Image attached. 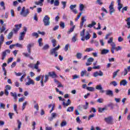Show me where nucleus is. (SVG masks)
Returning <instances> with one entry per match:
<instances>
[{
	"label": "nucleus",
	"mask_w": 130,
	"mask_h": 130,
	"mask_svg": "<svg viewBox=\"0 0 130 130\" xmlns=\"http://www.w3.org/2000/svg\"><path fill=\"white\" fill-rule=\"evenodd\" d=\"M84 8H85V6H84V5L80 4L79 6L80 11H81V12H82V11H84Z\"/></svg>",
	"instance_id": "43"
},
{
	"label": "nucleus",
	"mask_w": 130,
	"mask_h": 130,
	"mask_svg": "<svg viewBox=\"0 0 130 130\" xmlns=\"http://www.w3.org/2000/svg\"><path fill=\"white\" fill-rule=\"evenodd\" d=\"M77 7L76 5H71L70 6V10H71V11H72V12H73L74 13V14H77L78 13V10H77V9H74L75 8H76Z\"/></svg>",
	"instance_id": "11"
},
{
	"label": "nucleus",
	"mask_w": 130,
	"mask_h": 130,
	"mask_svg": "<svg viewBox=\"0 0 130 130\" xmlns=\"http://www.w3.org/2000/svg\"><path fill=\"white\" fill-rule=\"evenodd\" d=\"M8 39H11L13 37V31L10 32L7 36Z\"/></svg>",
	"instance_id": "46"
},
{
	"label": "nucleus",
	"mask_w": 130,
	"mask_h": 130,
	"mask_svg": "<svg viewBox=\"0 0 130 130\" xmlns=\"http://www.w3.org/2000/svg\"><path fill=\"white\" fill-rule=\"evenodd\" d=\"M95 25H96L95 21H92L91 23L88 24L87 27L88 28H92V27H94Z\"/></svg>",
	"instance_id": "24"
},
{
	"label": "nucleus",
	"mask_w": 130,
	"mask_h": 130,
	"mask_svg": "<svg viewBox=\"0 0 130 130\" xmlns=\"http://www.w3.org/2000/svg\"><path fill=\"white\" fill-rule=\"evenodd\" d=\"M86 22V19H85V17H83L81 18V22H80V28L82 29L83 28V26H84V23Z\"/></svg>",
	"instance_id": "18"
},
{
	"label": "nucleus",
	"mask_w": 130,
	"mask_h": 130,
	"mask_svg": "<svg viewBox=\"0 0 130 130\" xmlns=\"http://www.w3.org/2000/svg\"><path fill=\"white\" fill-rule=\"evenodd\" d=\"M56 117H57V114L56 113H52L51 114V117H49L48 119L49 121H52Z\"/></svg>",
	"instance_id": "10"
},
{
	"label": "nucleus",
	"mask_w": 130,
	"mask_h": 130,
	"mask_svg": "<svg viewBox=\"0 0 130 130\" xmlns=\"http://www.w3.org/2000/svg\"><path fill=\"white\" fill-rule=\"evenodd\" d=\"M51 42H52V43L53 44V47H55V46H56V40L52 39L51 40Z\"/></svg>",
	"instance_id": "37"
},
{
	"label": "nucleus",
	"mask_w": 130,
	"mask_h": 130,
	"mask_svg": "<svg viewBox=\"0 0 130 130\" xmlns=\"http://www.w3.org/2000/svg\"><path fill=\"white\" fill-rule=\"evenodd\" d=\"M77 108H78L79 110L80 111H82L83 110V105H79L78 107Z\"/></svg>",
	"instance_id": "53"
},
{
	"label": "nucleus",
	"mask_w": 130,
	"mask_h": 130,
	"mask_svg": "<svg viewBox=\"0 0 130 130\" xmlns=\"http://www.w3.org/2000/svg\"><path fill=\"white\" fill-rule=\"evenodd\" d=\"M107 107H111V109H113V108H114V104H113L112 103H110L107 105Z\"/></svg>",
	"instance_id": "35"
},
{
	"label": "nucleus",
	"mask_w": 130,
	"mask_h": 130,
	"mask_svg": "<svg viewBox=\"0 0 130 130\" xmlns=\"http://www.w3.org/2000/svg\"><path fill=\"white\" fill-rule=\"evenodd\" d=\"M17 124H18L17 128L18 130H20L21 129V126L22 125V122H21V121L18 120H17Z\"/></svg>",
	"instance_id": "27"
},
{
	"label": "nucleus",
	"mask_w": 130,
	"mask_h": 130,
	"mask_svg": "<svg viewBox=\"0 0 130 130\" xmlns=\"http://www.w3.org/2000/svg\"><path fill=\"white\" fill-rule=\"evenodd\" d=\"M61 4L63 6L62 9H66V7H67V2H61Z\"/></svg>",
	"instance_id": "48"
},
{
	"label": "nucleus",
	"mask_w": 130,
	"mask_h": 130,
	"mask_svg": "<svg viewBox=\"0 0 130 130\" xmlns=\"http://www.w3.org/2000/svg\"><path fill=\"white\" fill-rule=\"evenodd\" d=\"M39 64H40V62L39 61H37V63L35 64L34 69H38L39 68Z\"/></svg>",
	"instance_id": "32"
},
{
	"label": "nucleus",
	"mask_w": 130,
	"mask_h": 130,
	"mask_svg": "<svg viewBox=\"0 0 130 130\" xmlns=\"http://www.w3.org/2000/svg\"><path fill=\"white\" fill-rule=\"evenodd\" d=\"M123 40V38H122L121 37H119L118 38V42H122V41Z\"/></svg>",
	"instance_id": "64"
},
{
	"label": "nucleus",
	"mask_w": 130,
	"mask_h": 130,
	"mask_svg": "<svg viewBox=\"0 0 130 130\" xmlns=\"http://www.w3.org/2000/svg\"><path fill=\"white\" fill-rule=\"evenodd\" d=\"M13 59H14V58L13 57H10L8 58L7 60V63H10V62H11V61H13Z\"/></svg>",
	"instance_id": "60"
},
{
	"label": "nucleus",
	"mask_w": 130,
	"mask_h": 130,
	"mask_svg": "<svg viewBox=\"0 0 130 130\" xmlns=\"http://www.w3.org/2000/svg\"><path fill=\"white\" fill-rule=\"evenodd\" d=\"M82 108L84 110H87L89 108V103L88 102H85V105H82Z\"/></svg>",
	"instance_id": "20"
},
{
	"label": "nucleus",
	"mask_w": 130,
	"mask_h": 130,
	"mask_svg": "<svg viewBox=\"0 0 130 130\" xmlns=\"http://www.w3.org/2000/svg\"><path fill=\"white\" fill-rule=\"evenodd\" d=\"M109 10L110 15H112L113 13H114V12H115V10L114 9V8L110 9Z\"/></svg>",
	"instance_id": "56"
},
{
	"label": "nucleus",
	"mask_w": 130,
	"mask_h": 130,
	"mask_svg": "<svg viewBox=\"0 0 130 130\" xmlns=\"http://www.w3.org/2000/svg\"><path fill=\"white\" fill-rule=\"evenodd\" d=\"M106 95L110 96V97H113V91L111 90H107L106 91Z\"/></svg>",
	"instance_id": "14"
},
{
	"label": "nucleus",
	"mask_w": 130,
	"mask_h": 130,
	"mask_svg": "<svg viewBox=\"0 0 130 130\" xmlns=\"http://www.w3.org/2000/svg\"><path fill=\"white\" fill-rule=\"evenodd\" d=\"M24 31L20 32L19 34V38L18 39V40L19 41H22V40H24V38H25V35H26V32H27V28L26 27H24L23 28Z\"/></svg>",
	"instance_id": "4"
},
{
	"label": "nucleus",
	"mask_w": 130,
	"mask_h": 130,
	"mask_svg": "<svg viewBox=\"0 0 130 130\" xmlns=\"http://www.w3.org/2000/svg\"><path fill=\"white\" fill-rule=\"evenodd\" d=\"M109 52V50L104 49L102 50L101 54H107Z\"/></svg>",
	"instance_id": "23"
},
{
	"label": "nucleus",
	"mask_w": 130,
	"mask_h": 130,
	"mask_svg": "<svg viewBox=\"0 0 130 130\" xmlns=\"http://www.w3.org/2000/svg\"><path fill=\"white\" fill-rule=\"evenodd\" d=\"M86 89L90 92H94L95 88H94L93 87H86Z\"/></svg>",
	"instance_id": "29"
},
{
	"label": "nucleus",
	"mask_w": 130,
	"mask_h": 130,
	"mask_svg": "<svg viewBox=\"0 0 130 130\" xmlns=\"http://www.w3.org/2000/svg\"><path fill=\"white\" fill-rule=\"evenodd\" d=\"M6 89L5 90H11V89H12V87H11V86L7 85L5 87Z\"/></svg>",
	"instance_id": "63"
},
{
	"label": "nucleus",
	"mask_w": 130,
	"mask_h": 130,
	"mask_svg": "<svg viewBox=\"0 0 130 130\" xmlns=\"http://www.w3.org/2000/svg\"><path fill=\"white\" fill-rule=\"evenodd\" d=\"M127 85V81L123 79L120 82V86H126Z\"/></svg>",
	"instance_id": "17"
},
{
	"label": "nucleus",
	"mask_w": 130,
	"mask_h": 130,
	"mask_svg": "<svg viewBox=\"0 0 130 130\" xmlns=\"http://www.w3.org/2000/svg\"><path fill=\"white\" fill-rule=\"evenodd\" d=\"M94 49L92 48H87L84 51L85 52H90V51H93Z\"/></svg>",
	"instance_id": "36"
},
{
	"label": "nucleus",
	"mask_w": 130,
	"mask_h": 130,
	"mask_svg": "<svg viewBox=\"0 0 130 130\" xmlns=\"http://www.w3.org/2000/svg\"><path fill=\"white\" fill-rule=\"evenodd\" d=\"M93 61H94V58H93L92 57H89L87 59V62L86 63V65L87 66H91V64H92V62H93Z\"/></svg>",
	"instance_id": "13"
},
{
	"label": "nucleus",
	"mask_w": 130,
	"mask_h": 130,
	"mask_svg": "<svg viewBox=\"0 0 130 130\" xmlns=\"http://www.w3.org/2000/svg\"><path fill=\"white\" fill-rule=\"evenodd\" d=\"M59 26L60 27H61V28L62 29H64V22H60V24H59Z\"/></svg>",
	"instance_id": "47"
},
{
	"label": "nucleus",
	"mask_w": 130,
	"mask_h": 130,
	"mask_svg": "<svg viewBox=\"0 0 130 130\" xmlns=\"http://www.w3.org/2000/svg\"><path fill=\"white\" fill-rule=\"evenodd\" d=\"M113 6H114L113 2H112L111 3V4L110 5V6L109 7V9H111H111H114V8L113 7Z\"/></svg>",
	"instance_id": "61"
},
{
	"label": "nucleus",
	"mask_w": 130,
	"mask_h": 130,
	"mask_svg": "<svg viewBox=\"0 0 130 130\" xmlns=\"http://www.w3.org/2000/svg\"><path fill=\"white\" fill-rule=\"evenodd\" d=\"M85 29H83V30L81 31L80 36H81V37H85Z\"/></svg>",
	"instance_id": "41"
},
{
	"label": "nucleus",
	"mask_w": 130,
	"mask_h": 130,
	"mask_svg": "<svg viewBox=\"0 0 130 130\" xmlns=\"http://www.w3.org/2000/svg\"><path fill=\"white\" fill-rule=\"evenodd\" d=\"M104 120L107 123H108V124H112V122H113V117L110 116L108 117L105 118Z\"/></svg>",
	"instance_id": "6"
},
{
	"label": "nucleus",
	"mask_w": 130,
	"mask_h": 130,
	"mask_svg": "<svg viewBox=\"0 0 130 130\" xmlns=\"http://www.w3.org/2000/svg\"><path fill=\"white\" fill-rule=\"evenodd\" d=\"M72 41L73 42H76V41H77V38L76 35L72 38Z\"/></svg>",
	"instance_id": "57"
},
{
	"label": "nucleus",
	"mask_w": 130,
	"mask_h": 130,
	"mask_svg": "<svg viewBox=\"0 0 130 130\" xmlns=\"http://www.w3.org/2000/svg\"><path fill=\"white\" fill-rule=\"evenodd\" d=\"M10 94H11V96H12V97H13V98L15 100H16V99H17V94L16 93V92H14V93L11 92Z\"/></svg>",
	"instance_id": "38"
},
{
	"label": "nucleus",
	"mask_w": 130,
	"mask_h": 130,
	"mask_svg": "<svg viewBox=\"0 0 130 130\" xmlns=\"http://www.w3.org/2000/svg\"><path fill=\"white\" fill-rule=\"evenodd\" d=\"M64 51H68L69 50V44L66 45L64 48Z\"/></svg>",
	"instance_id": "59"
},
{
	"label": "nucleus",
	"mask_w": 130,
	"mask_h": 130,
	"mask_svg": "<svg viewBox=\"0 0 130 130\" xmlns=\"http://www.w3.org/2000/svg\"><path fill=\"white\" fill-rule=\"evenodd\" d=\"M95 116V115L94 114H92L90 115L88 117V120H90L92 118V117H94Z\"/></svg>",
	"instance_id": "58"
},
{
	"label": "nucleus",
	"mask_w": 130,
	"mask_h": 130,
	"mask_svg": "<svg viewBox=\"0 0 130 130\" xmlns=\"http://www.w3.org/2000/svg\"><path fill=\"white\" fill-rule=\"evenodd\" d=\"M67 124H68V122H67L66 121H63L60 123V126L61 127H62L63 126H66V125H67Z\"/></svg>",
	"instance_id": "33"
},
{
	"label": "nucleus",
	"mask_w": 130,
	"mask_h": 130,
	"mask_svg": "<svg viewBox=\"0 0 130 130\" xmlns=\"http://www.w3.org/2000/svg\"><path fill=\"white\" fill-rule=\"evenodd\" d=\"M38 42L39 43V46L41 47L42 46V45H43V43H42V38H40L38 41Z\"/></svg>",
	"instance_id": "34"
},
{
	"label": "nucleus",
	"mask_w": 130,
	"mask_h": 130,
	"mask_svg": "<svg viewBox=\"0 0 130 130\" xmlns=\"http://www.w3.org/2000/svg\"><path fill=\"white\" fill-rule=\"evenodd\" d=\"M25 7H23L21 10V11L20 12V15L22 17H27L29 14H30V11L28 9H26L25 10Z\"/></svg>",
	"instance_id": "2"
},
{
	"label": "nucleus",
	"mask_w": 130,
	"mask_h": 130,
	"mask_svg": "<svg viewBox=\"0 0 130 130\" xmlns=\"http://www.w3.org/2000/svg\"><path fill=\"white\" fill-rule=\"evenodd\" d=\"M86 73H87V71L86 70L81 71V77H84L85 75H86Z\"/></svg>",
	"instance_id": "42"
},
{
	"label": "nucleus",
	"mask_w": 130,
	"mask_h": 130,
	"mask_svg": "<svg viewBox=\"0 0 130 130\" xmlns=\"http://www.w3.org/2000/svg\"><path fill=\"white\" fill-rule=\"evenodd\" d=\"M44 26H49L50 25V17L48 15H45L43 19Z\"/></svg>",
	"instance_id": "3"
},
{
	"label": "nucleus",
	"mask_w": 130,
	"mask_h": 130,
	"mask_svg": "<svg viewBox=\"0 0 130 130\" xmlns=\"http://www.w3.org/2000/svg\"><path fill=\"white\" fill-rule=\"evenodd\" d=\"M104 75V74H103V72H102V71H101V70L99 71V73H98V71L93 73V77H94V78H96V77H98V76L102 77Z\"/></svg>",
	"instance_id": "12"
},
{
	"label": "nucleus",
	"mask_w": 130,
	"mask_h": 130,
	"mask_svg": "<svg viewBox=\"0 0 130 130\" xmlns=\"http://www.w3.org/2000/svg\"><path fill=\"white\" fill-rule=\"evenodd\" d=\"M118 10L120 11V10H121V9H122V7H123V5L122 4H118Z\"/></svg>",
	"instance_id": "54"
},
{
	"label": "nucleus",
	"mask_w": 130,
	"mask_h": 130,
	"mask_svg": "<svg viewBox=\"0 0 130 130\" xmlns=\"http://www.w3.org/2000/svg\"><path fill=\"white\" fill-rule=\"evenodd\" d=\"M111 84L113 85L114 87L116 86H117V83H116V81H113L110 83Z\"/></svg>",
	"instance_id": "55"
},
{
	"label": "nucleus",
	"mask_w": 130,
	"mask_h": 130,
	"mask_svg": "<svg viewBox=\"0 0 130 130\" xmlns=\"http://www.w3.org/2000/svg\"><path fill=\"white\" fill-rule=\"evenodd\" d=\"M54 5L55 7H58L59 6V1L58 0H55L54 2Z\"/></svg>",
	"instance_id": "39"
},
{
	"label": "nucleus",
	"mask_w": 130,
	"mask_h": 130,
	"mask_svg": "<svg viewBox=\"0 0 130 130\" xmlns=\"http://www.w3.org/2000/svg\"><path fill=\"white\" fill-rule=\"evenodd\" d=\"M43 79H44V75L42 76V79L41 80V83L42 87H44V84L43 83Z\"/></svg>",
	"instance_id": "49"
},
{
	"label": "nucleus",
	"mask_w": 130,
	"mask_h": 130,
	"mask_svg": "<svg viewBox=\"0 0 130 130\" xmlns=\"http://www.w3.org/2000/svg\"><path fill=\"white\" fill-rule=\"evenodd\" d=\"M82 56H83V54L81 53L78 52L76 54V57L78 59H81V58H82Z\"/></svg>",
	"instance_id": "25"
},
{
	"label": "nucleus",
	"mask_w": 130,
	"mask_h": 130,
	"mask_svg": "<svg viewBox=\"0 0 130 130\" xmlns=\"http://www.w3.org/2000/svg\"><path fill=\"white\" fill-rule=\"evenodd\" d=\"M5 30H6V27H5V26H3L1 28L0 33L1 34L3 33V32H4V31H5Z\"/></svg>",
	"instance_id": "62"
},
{
	"label": "nucleus",
	"mask_w": 130,
	"mask_h": 130,
	"mask_svg": "<svg viewBox=\"0 0 130 130\" xmlns=\"http://www.w3.org/2000/svg\"><path fill=\"white\" fill-rule=\"evenodd\" d=\"M31 35L33 36V37H36V38H38L39 37V35L37 32H33L31 34Z\"/></svg>",
	"instance_id": "44"
},
{
	"label": "nucleus",
	"mask_w": 130,
	"mask_h": 130,
	"mask_svg": "<svg viewBox=\"0 0 130 130\" xmlns=\"http://www.w3.org/2000/svg\"><path fill=\"white\" fill-rule=\"evenodd\" d=\"M98 109H99V112L100 113H102V112H103V111H104V110H107L106 108H100V107H99L98 108Z\"/></svg>",
	"instance_id": "31"
},
{
	"label": "nucleus",
	"mask_w": 130,
	"mask_h": 130,
	"mask_svg": "<svg viewBox=\"0 0 130 130\" xmlns=\"http://www.w3.org/2000/svg\"><path fill=\"white\" fill-rule=\"evenodd\" d=\"M128 73V71H127V69L126 68L124 69V71L121 72V76H123L125 77V76H126L127 75V73Z\"/></svg>",
	"instance_id": "19"
},
{
	"label": "nucleus",
	"mask_w": 130,
	"mask_h": 130,
	"mask_svg": "<svg viewBox=\"0 0 130 130\" xmlns=\"http://www.w3.org/2000/svg\"><path fill=\"white\" fill-rule=\"evenodd\" d=\"M67 112H73L74 111V107H69L67 109Z\"/></svg>",
	"instance_id": "26"
},
{
	"label": "nucleus",
	"mask_w": 130,
	"mask_h": 130,
	"mask_svg": "<svg viewBox=\"0 0 130 130\" xmlns=\"http://www.w3.org/2000/svg\"><path fill=\"white\" fill-rule=\"evenodd\" d=\"M11 50H6L5 51H3L2 53V58L1 59L4 60L5 58H6L8 53H10Z\"/></svg>",
	"instance_id": "7"
},
{
	"label": "nucleus",
	"mask_w": 130,
	"mask_h": 130,
	"mask_svg": "<svg viewBox=\"0 0 130 130\" xmlns=\"http://www.w3.org/2000/svg\"><path fill=\"white\" fill-rule=\"evenodd\" d=\"M48 48H49V45H48V44L45 45L43 47V50H47V49H48Z\"/></svg>",
	"instance_id": "50"
},
{
	"label": "nucleus",
	"mask_w": 130,
	"mask_h": 130,
	"mask_svg": "<svg viewBox=\"0 0 130 130\" xmlns=\"http://www.w3.org/2000/svg\"><path fill=\"white\" fill-rule=\"evenodd\" d=\"M126 11H127V6H126V7L122 8V13L123 14V13H124V11L126 12Z\"/></svg>",
	"instance_id": "52"
},
{
	"label": "nucleus",
	"mask_w": 130,
	"mask_h": 130,
	"mask_svg": "<svg viewBox=\"0 0 130 130\" xmlns=\"http://www.w3.org/2000/svg\"><path fill=\"white\" fill-rule=\"evenodd\" d=\"M119 71H120L119 69L117 70L116 71L114 72L113 73V79H115V77H116V76H117V73H118V72H119Z\"/></svg>",
	"instance_id": "28"
},
{
	"label": "nucleus",
	"mask_w": 130,
	"mask_h": 130,
	"mask_svg": "<svg viewBox=\"0 0 130 130\" xmlns=\"http://www.w3.org/2000/svg\"><path fill=\"white\" fill-rule=\"evenodd\" d=\"M58 99L59 100H60V101H63L62 105L63 106L67 107L69 106V105H71V102L70 99L68 100L67 103H66V102H64V101H66V100H64V99H62L61 96H58Z\"/></svg>",
	"instance_id": "5"
},
{
	"label": "nucleus",
	"mask_w": 130,
	"mask_h": 130,
	"mask_svg": "<svg viewBox=\"0 0 130 130\" xmlns=\"http://www.w3.org/2000/svg\"><path fill=\"white\" fill-rule=\"evenodd\" d=\"M34 108H35L37 111H38V110H39V106L38 104H36L34 106Z\"/></svg>",
	"instance_id": "51"
},
{
	"label": "nucleus",
	"mask_w": 130,
	"mask_h": 130,
	"mask_svg": "<svg viewBox=\"0 0 130 130\" xmlns=\"http://www.w3.org/2000/svg\"><path fill=\"white\" fill-rule=\"evenodd\" d=\"M33 45H34V43L28 44L27 45V48L28 53H23V55L25 56V57H30V56L31 55V48H32V46H33Z\"/></svg>",
	"instance_id": "1"
},
{
	"label": "nucleus",
	"mask_w": 130,
	"mask_h": 130,
	"mask_svg": "<svg viewBox=\"0 0 130 130\" xmlns=\"http://www.w3.org/2000/svg\"><path fill=\"white\" fill-rule=\"evenodd\" d=\"M27 106V102H25L22 104V111L26 108V106Z\"/></svg>",
	"instance_id": "40"
},
{
	"label": "nucleus",
	"mask_w": 130,
	"mask_h": 130,
	"mask_svg": "<svg viewBox=\"0 0 130 130\" xmlns=\"http://www.w3.org/2000/svg\"><path fill=\"white\" fill-rule=\"evenodd\" d=\"M4 41H5V38L4 37V35L2 34L0 36V43H4Z\"/></svg>",
	"instance_id": "30"
},
{
	"label": "nucleus",
	"mask_w": 130,
	"mask_h": 130,
	"mask_svg": "<svg viewBox=\"0 0 130 130\" xmlns=\"http://www.w3.org/2000/svg\"><path fill=\"white\" fill-rule=\"evenodd\" d=\"M50 54H51V55H53V54H54L55 57H57V55H58V54H57V52H56L54 49H52L50 50Z\"/></svg>",
	"instance_id": "16"
},
{
	"label": "nucleus",
	"mask_w": 130,
	"mask_h": 130,
	"mask_svg": "<svg viewBox=\"0 0 130 130\" xmlns=\"http://www.w3.org/2000/svg\"><path fill=\"white\" fill-rule=\"evenodd\" d=\"M103 101H104V100L102 98H100L96 100L98 103H103Z\"/></svg>",
	"instance_id": "45"
},
{
	"label": "nucleus",
	"mask_w": 130,
	"mask_h": 130,
	"mask_svg": "<svg viewBox=\"0 0 130 130\" xmlns=\"http://www.w3.org/2000/svg\"><path fill=\"white\" fill-rule=\"evenodd\" d=\"M84 37L85 39H86V40H89V39H90V37H91V35H90V32H89V31H86V35Z\"/></svg>",
	"instance_id": "21"
},
{
	"label": "nucleus",
	"mask_w": 130,
	"mask_h": 130,
	"mask_svg": "<svg viewBox=\"0 0 130 130\" xmlns=\"http://www.w3.org/2000/svg\"><path fill=\"white\" fill-rule=\"evenodd\" d=\"M95 89H96V90H100V93H102V94H103V93H104V92H105V91H104V90H103V88H102V86H101V85H97L95 87Z\"/></svg>",
	"instance_id": "15"
},
{
	"label": "nucleus",
	"mask_w": 130,
	"mask_h": 130,
	"mask_svg": "<svg viewBox=\"0 0 130 130\" xmlns=\"http://www.w3.org/2000/svg\"><path fill=\"white\" fill-rule=\"evenodd\" d=\"M48 75L49 77H51V78H52V79L58 78V76H57V75H56L54 71L48 72Z\"/></svg>",
	"instance_id": "8"
},
{
	"label": "nucleus",
	"mask_w": 130,
	"mask_h": 130,
	"mask_svg": "<svg viewBox=\"0 0 130 130\" xmlns=\"http://www.w3.org/2000/svg\"><path fill=\"white\" fill-rule=\"evenodd\" d=\"M28 81L26 82L25 85L26 86H29L30 85H34L35 84V82H34V81L32 80L29 76L27 77Z\"/></svg>",
	"instance_id": "9"
},
{
	"label": "nucleus",
	"mask_w": 130,
	"mask_h": 130,
	"mask_svg": "<svg viewBox=\"0 0 130 130\" xmlns=\"http://www.w3.org/2000/svg\"><path fill=\"white\" fill-rule=\"evenodd\" d=\"M75 28H76V26L74 25L72 27L70 28L69 31L67 32V34L70 35L72 32H74V30H75Z\"/></svg>",
	"instance_id": "22"
}]
</instances>
